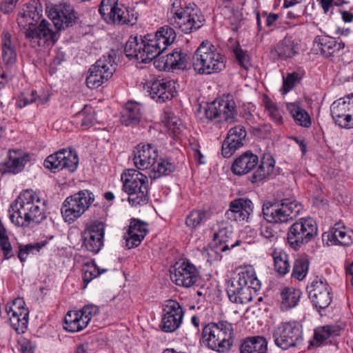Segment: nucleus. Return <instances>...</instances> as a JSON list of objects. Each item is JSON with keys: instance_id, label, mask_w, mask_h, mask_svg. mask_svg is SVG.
Returning <instances> with one entry per match:
<instances>
[{"instance_id": "1", "label": "nucleus", "mask_w": 353, "mask_h": 353, "mask_svg": "<svg viewBox=\"0 0 353 353\" xmlns=\"http://www.w3.org/2000/svg\"><path fill=\"white\" fill-rule=\"evenodd\" d=\"M176 32L169 26L160 28L154 34L130 37L124 48L125 56L139 63H149L159 57L176 39Z\"/></svg>"}, {"instance_id": "2", "label": "nucleus", "mask_w": 353, "mask_h": 353, "mask_svg": "<svg viewBox=\"0 0 353 353\" xmlns=\"http://www.w3.org/2000/svg\"><path fill=\"white\" fill-rule=\"evenodd\" d=\"M166 19L170 28L179 29L185 34L199 29L205 22L204 15L197 5L182 3L181 0H170Z\"/></svg>"}, {"instance_id": "3", "label": "nucleus", "mask_w": 353, "mask_h": 353, "mask_svg": "<svg viewBox=\"0 0 353 353\" xmlns=\"http://www.w3.org/2000/svg\"><path fill=\"white\" fill-rule=\"evenodd\" d=\"M248 266H239L236 268L238 272L236 277L232 278L227 285L226 292L230 301L234 303L244 304L252 301L251 289L256 292L261 289V281L256 273L250 266V270H245Z\"/></svg>"}, {"instance_id": "4", "label": "nucleus", "mask_w": 353, "mask_h": 353, "mask_svg": "<svg viewBox=\"0 0 353 353\" xmlns=\"http://www.w3.org/2000/svg\"><path fill=\"white\" fill-rule=\"evenodd\" d=\"M192 67L199 74L218 73L225 68L226 59L219 48L209 41H203L194 52Z\"/></svg>"}, {"instance_id": "5", "label": "nucleus", "mask_w": 353, "mask_h": 353, "mask_svg": "<svg viewBox=\"0 0 353 353\" xmlns=\"http://www.w3.org/2000/svg\"><path fill=\"white\" fill-rule=\"evenodd\" d=\"M34 201V193L33 191L26 190L21 192L14 203L10 205L13 212L10 214L12 222L18 226L26 227L30 221H39L37 219L39 216H41L40 219L43 220L44 214Z\"/></svg>"}, {"instance_id": "6", "label": "nucleus", "mask_w": 353, "mask_h": 353, "mask_svg": "<svg viewBox=\"0 0 353 353\" xmlns=\"http://www.w3.org/2000/svg\"><path fill=\"white\" fill-rule=\"evenodd\" d=\"M123 190L128 194V202L134 207L149 201L148 176L135 169H128L121 174Z\"/></svg>"}, {"instance_id": "7", "label": "nucleus", "mask_w": 353, "mask_h": 353, "mask_svg": "<svg viewBox=\"0 0 353 353\" xmlns=\"http://www.w3.org/2000/svg\"><path fill=\"white\" fill-rule=\"evenodd\" d=\"M202 337L210 349L225 352L230 348L234 338L232 325L225 321L208 323L203 328Z\"/></svg>"}, {"instance_id": "8", "label": "nucleus", "mask_w": 353, "mask_h": 353, "mask_svg": "<svg viewBox=\"0 0 353 353\" xmlns=\"http://www.w3.org/2000/svg\"><path fill=\"white\" fill-rule=\"evenodd\" d=\"M303 207L293 198H285L274 203L263 206V214L267 222L274 224L287 223L299 214Z\"/></svg>"}, {"instance_id": "9", "label": "nucleus", "mask_w": 353, "mask_h": 353, "mask_svg": "<svg viewBox=\"0 0 353 353\" xmlns=\"http://www.w3.org/2000/svg\"><path fill=\"white\" fill-rule=\"evenodd\" d=\"M94 200L93 192L87 189L79 190L68 196L61 208L65 222L74 223L89 209Z\"/></svg>"}, {"instance_id": "10", "label": "nucleus", "mask_w": 353, "mask_h": 353, "mask_svg": "<svg viewBox=\"0 0 353 353\" xmlns=\"http://www.w3.org/2000/svg\"><path fill=\"white\" fill-rule=\"evenodd\" d=\"M116 59V52L112 50L90 68L89 74L86 77V84L88 88H97L112 77L117 67Z\"/></svg>"}, {"instance_id": "11", "label": "nucleus", "mask_w": 353, "mask_h": 353, "mask_svg": "<svg viewBox=\"0 0 353 353\" xmlns=\"http://www.w3.org/2000/svg\"><path fill=\"white\" fill-rule=\"evenodd\" d=\"M317 225L311 217L301 218L288 229L287 243L294 250H299L317 235Z\"/></svg>"}, {"instance_id": "12", "label": "nucleus", "mask_w": 353, "mask_h": 353, "mask_svg": "<svg viewBox=\"0 0 353 353\" xmlns=\"http://www.w3.org/2000/svg\"><path fill=\"white\" fill-rule=\"evenodd\" d=\"M274 343L283 350L296 347L303 341L302 325L298 321L283 322L272 332Z\"/></svg>"}, {"instance_id": "13", "label": "nucleus", "mask_w": 353, "mask_h": 353, "mask_svg": "<svg viewBox=\"0 0 353 353\" xmlns=\"http://www.w3.org/2000/svg\"><path fill=\"white\" fill-rule=\"evenodd\" d=\"M308 299L317 312L327 308L332 301V288L323 276L316 277L306 287Z\"/></svg>"}, {"instance_id": "14", "label": "nucleus", "mask_w": 353, "mask_h": 353, "mask_svg": "<svg viewBox=\"0 0 353 353\" xmlns=\"http://www.w3.org/2000/svg\"><path fill=\"white\" fill-rule=\"evenodd\" d=\"M205 119L215 122L235 121L237 115L235 102L228 99H218L203 107Z\"/></svg>"}, {"instance_id": "15", "label": "nucleus", "mask_w": 353, "mask_h": 353, "mask_svg": "<svg viewBox=\"0 0 353 353\" xmlns=\"http://www.w3.org/2000/svg\"><path fill=\"white\" fill-rule=\"evenodd\" d=\"M46 168L54 173L63 169L74 172L79 165V157L75 150L62 149L49 155L46 159Z\"/></svg>"}, {"instance_id": "16", "label": "nucleus", "mask_w": 353, "mask_h": 353, "mask_svg": "<svg viewBox=\"0 0 353 353\" xmlns=\"http://www.w3.org/2000/svg\"><path fill=\"white\" fill-rule=\"evenodd\" d=\"M6 312L12 329L19 334L25 333L28 325L29 310L25 307L23 299L17 298L12 302L8 303Z\"/></svg>"}, {"instance_id": "17", "label": "nucleus", "mask_w": 353, "mask_h": 353, "mask_svg": "<svg viewBox=\"0 0 353 353\" xmlns=\"http://www.w3.org/2000/svg\"><path fill=\"white\" fill-rule=\"evenodd\" d=\"M184 313L183 308L178 301L172 299L165 301L163 307L161 330L164 332L176 331L183 322Z\"/></svg>"}, {"instance_id": "18", "label": "nucleus", "mask_w": 353, "mask_h": 353, "mask_svg": "<svg viewBox=\"0 0 353 353\" xmlns=\"http://www.w3.org/2000/svg\"><path fill=\"white\" fill-rule=\"evenodd\" d=\"M175 82L170 78H157L147 82L145 88L157 103L171 99L175 92Z\"/></svg>"}, {"instance_id": "19", "label": "nucleus", "mask_w": 353, "mask_h": 353, "mask_svg": "<svg viewBox=\"0 0 353 353\" xmlns=\"http://www.w3.org/2000/svg\"><path fill=\"white\" fill-rule=\"evenodd\" d=\"M254 212V204L248 198H238L232 200L229 204V209L225 216L231 221L244 223L249 221Z\"/></svg>"}, {"instance_id": "20", "label": "nucleus", "mask_w": 353, "mask_h": 353, "mask_svg": "<svg viewBox=\"0 0 353 353\" xmlns=\"http://www.w3.org/2000/svg\"><path fill=\"white\" fill-rule=\"evenodd\" d=\"M30 161L28 153L22 150H9L7 159L0 164V172L2 174H17L22 172L26 165Z\"/></svg>"}, {"instance_id": "21", "label": "nucleus", "mask_w": 353, "mask_h": 353, "mask_svg": "<svg viewBox=\"0 0 353 353\" xmlns=\"http://www.w3.org/2000/svg\"><path fill=\"white\" fill-rule=\"evenodd\" d=\"M102 18L108 23L125 24L130 22L127 11L118 5V0H102L99 8Z\"/></svg>"}, {"instance_id": "22", "label": "nucleus", "mask_w": 353, "mask_h": 353, "mask_svg": "<svg viewBox=\"0 0 353 353\" xmlns=\"http://www.w3.org/2000/svg\"><path fill=\"white\" fill-rule=\"evenodd\" d=\"M158 157V151L152 144L140 143L133 151L132 161L139 170H150Z\"/></svg>"}, {"instance_id": "23", "label": "nucleus", "mask_w": 353, "mask_h": 353, "mask_svg": "<svg viewBox=\"0 0 353 353\" xmlns=\"http://www.w3.org/2000/svg\"><path fill=\"white\" fill-rule=\"evenodd\" d=\"M48 16L57 30L72 26L77 18L73 7L68 4L55 5L50 8Z\"/></svg>"}, {"instance_id": "24", "label": "nucleus", "mask_w": 353, "mask_h": 353, "mask_svg": "<svg viewBox=\"0 0 353 353\" xmlns=\"http://www.w3.org/2000/svg\"><path fill=\"white\" fill-rule=\"evenodd\" d=\"M41 19H44L41 3L39 0H32L19 12L17 22L19 28H26L33 23H39Z\"/></svg>"}, {"instance_id": "25", "label": "nucleus", "mask_w": 353, "mask_h": 353, "mask_svg": "<svg viewBox=\"0 0 353 353\" xmlns=\"http://www.w3.org/2000/svg\"><path fill=\"white\" fill-rule=\"evenodd\" d=\"M247 132L243 126L239 125L232 128L222 144V155L225 158L230 157L237 149L242 147Z\"/></svg>"}, {"instance_id": "26", "label": "nucleus", "mask_w": 353, "mask_h": 353, "mask_svg": "<svg viewBox=\"0 0 353 353\" xmlns=\"http://www.w3.org/2000/svg\"><path fill=\"white\" fill-rule=\"evenodd\" d=\"M146 222L137 219H131L130 225L125 236V245L128 249L139 246L148 233Z\"/></svg>"}, {"instance_id": "27", "label": "nucleus", "mask_w": 353, "mask_h": 353, "mask_svg": "<svg viewBox=\"0 0 353 353\" xmlns=\"http://www.w3.org/2000/svg\"><path fill=\"white\" fill-rule=\"evenodd\" d=\"M170 270V278L176 285L189 288L192 286L198 280L199 272L196 266H171Z\"/></svg>"}, {"instance_id": "28", "label": "nucleus", "mask_w": 353, "mask_h": 353, "mask_svg": "<svg viewBox=\"0 0 353 353\" xmlns=\"http://www.w3.org/2000/svg\"><path fill=\"white\" fill-rule=\"evenodd\" d=\"M314 43L321 53L326 57L332 56L345 48V43L340 38L336 39L326 34L316 37Z\"/></svg>"}, {"instance_id": "29", "label": "nucleus", "mask_w": 353, "mask_h": 353, "mask_svg": "<svg viewBox=\"0 0 353 353\" xmlns=\"http://www.w3.org/2000/svg\"><path fill=\"white\" fill-rule=\"evenodd\" d=\"M258 163V156L247 151L234 161L231 166V170L235 175H244L254 169Z\"/></svg>"}, {"instance_id": "30", "label": "nucleus", "mask_w": 353, "mask_h": 353, "mask_svg": "<svg viewBox=\"0 0 353 353\" xmlns=\"http://www.w3.org/2000/svg\"><path fill=\"white\" fill-rule=\"evenodd\" d=\"M163 59V65L157 64V61H154L156 68H161L165 70H183L187 67V54L182 52L181 50L176 49L172 53H169Z\"/></svg>"}, {"instance_id": "31", "label": "nucleus", "mask_w": 353, "mask_h": 353, "mask_svg": "<svg viewBox=\"0 0 353 353\" xmlns=\"http://www.w3.org/2000/svg\"><path fill=\"white\" fill-rule=\"evenodd\" d=\"M302 296L300 288L293 286L282 287L279 292L281 309L287 311L294 308L299 305Z\"/></svg>"}, {"instance_id": "32", "label": "nucleus", "mask_w": 353, "mask_h": 353, "mask_svg": "<svg viewBox=\"0 0 353 353\" xmlns=\"http://www.w3.org/2000/svg\"><path fill=\"white\" fill-rule=\"evenodd\" d=\"M232 227L228 224H222L214 234L215 245L221 246L220 250L223 252L239 245L241 243V241L236 240L233 241L232 239Z\"/></svg>"}, {"instance_id": "33", "label": "nucleus", "mask_w": 353, "mask_h": 353, "mask_svg": "<svg viewBox=\"0 0 353 353\" xmlns=\"http://www.w3.org/2000/svg\"><path fill=\"white\" fill-rule=\"evenodd\" d=\"M352 236L353 232L341 223H336L327 234L332 244L343 246H349L352 243Z\"/></svg>"}, {"instance_id": "34", "label": "nucleus", "mask_w": 353, "mask_h": 353, "mask_svg": "<svg viewBox=\"0 0 353 353\" xmlns=\"http://www.w3.org/2000/svg\"><path fill=\"white\" fill-rule=\"evenodd\" d=\"M24 30L25 38L32 48H37L44 45V19L39 23H33L26 28H20Z\"/></svg>"}, {"instance_id": "35", "label": "nucleus", "mask_w": 353, "mask_h": 353, "mask_svg": "<svg viewBox=\"0 0 353 353\" xmlns=\"http://www.w3.org/2000/svg\"><path fill=\"white\" fill-rule=\"evenodd\" d=\"M1 59L7 68H10L17 61V50L12 42L11 34L8 31H3L1 41Z\"/></svg>"}, {"instance_id": "36", "label": "nucleus", "mask_w": 353, "mask_h": 353, "mask_svg": "<svg viewBox=\"0 0 353 353\" xmlns=\"http://www.w3.org/2000/svg\"><path fill=\"white\" fill-rule=\"evenodd\" d=\"M299 50V41L291 36L285 37L275 48L277 56L284 60L294 57Z\"/></svg>"}, {"instance_id": "37", "label": "nucleus", "mask_w": 353, "mask_h": 353, "mask_svg": "<svg viewBox=\"0 0 353 353\" xmlns=\"http://www.w3.org/2000/svg\"><path fill=\"white\" fill-rule=\"evenodd\" d=\"M267 350L268 341L261 336L247 337L240 345L241 353H266Z\"/></svg>"}, {"instance_id": "38", "label": "nucleus", "mask_w": 353, "mask_h": 353, "mask_svg": "<svg viewBox=\"0 0 353 353\" xmlns=\"http://www.w3.org/2000/svg\"><path fill=\"white\" fill-rule=\"evenodd\" d=\"M141 118V105L128 102L121 112V122L126 126H134L139 123Z\"/></svg>"}, {"instance_id": "39", "label": "nucleus", "mask_w": 353, "mask_h": 353, "mask_svg": "<svg viewBox=\"0 0 353 353\" xmlns=\"http://www.w3.org/2000/svg\"><path fill=\"white\" fill-rule=\"evenodd\" d=\"M340 332V329L334 325H327L316 328L312 339L309 341V348L321 346L329 338L339 336Z\"/></svg>"}, {"instance_id": "40", "label": "nucleus", "mask_w": 353, "mask_h": 353, "mask_svg": "<svg viewBox=\"0 0 353 353\" xmlns=\"http://www.w3.org/2000/svg\"><path fill=\"white\" fill-rule=\"evenodd\" d=\"M286 109L297 125L306 128L311 126L312 120L310 114L299 103H288Z\"/></svg>"}, {"instance_id": "41", "label": "nucleus", "mask_w": 353, "mask_h": 353, "mask_svg": "<svg viewBox=\"0 0 353 353\" xmlns=\"http://www.w3.org/2000/svg\"><path fill=\"white\" fill-rule=\"evenodd\" d=\"M85 323L79 310H70L64 318L63 328L70 332H78L85 328Z\"/></svg>"}, {"instance_id": "42", "label": "nucleus", "mask_w": 353, "mask_h": 353, "mask_svg": "<svg viewBox=\"0 0 353 353\" xmlns=\"http://www.w3.org/2000/svg\"><path fill=\"white\" fill-rule=\"evenodd\" d=\"M274 163V160L270 155L263 157L259 166L250 176V181L252 183L261 181L273 172Z\"/></svg>"}, {"instance_id": "43", "label": "nucleus", "mask_w": 353, "mask_h": 353, "mask_svg": "<svg viewBox=\"0 0 353 353\" xmlns=\"http://www.w3.org/2000/svg\"><path fill=\"white\" fill-rule=\"evenodd\" d=\"M163 122L169 133L176 137L182 134L185 129L181 120L170 110L164 111Z\"/></svg>"}, {"instance_id": "44", "label": "nucleus", "mask_w": 353, "mask_h": 353, "mask_svg": "<svg viewBox=\"0 0 353 353\" xmlns=\"http://www.w3.org/2000/svg\"><path fill=\"white\" fill-rule=\"evenodd\" d=\"M330 110L332 117L337 119L347 114L353 115V95L334 101L331 105Z\"/></svg>"}, {"instance_id": "45", "label": "nucleus", "mask_w": 353, "mask_h": 353, "mask_svg": "<svg viewBox=\"0 0 353 353\" xmlns=\"http://www.w3.org/2000/svg\"><path fill=\"white\" fill-rule=\"evenodd\" d=\"M44 247V241L28 243L19 245L18 257L21 263L28 258H34L41 255V250Z\"/></svg>"}, {"instance_id": "46", "label": "nucleus", "mask_w": 353, "mask_h": 353, "mask_svg": "<svg viewBox=\"0 0 353 353\" xmlns=\"http://www.w3.org/2000/svg\"><path fill=\"white\" fill-rule=\"evenodd\" d=\"M174 169L175 166L172 163L165 159L157 157L154 165L150 169L149 175L150 178L155 179L170 174Z\"/></svg>"}, {"instance_id": "47", "label": "nucleus", "mask_w": 353, "mask_h": 353, "mask_svg": "<svg viewBox=\"0 0 353 353\" xmlns=\"http://www.w3.org/2000/svg\"><path fill=\"white\" fill-rule=\"evenodd\" d=\"M210 216L209 211L203 209L194 210L186 216L185 225L191 229H195L205 222Z\"/></svg>"}, {"instance_id": "48", "label": "nucleus", "mask_w": 353, "mask_h": 353, "mask_svg": "<svg viewBox=\"0 0 353 353\" xmlns=\"http://www.w3.org/2000/svg\"><path fill=\"white\" fill-rule=\"evenodd\" d=\"M304 76V72H293L288 73L285 77H283V86L281 89L283 94L290 92L297 83H299Z\"/></svg>"}, {"instance_id": "49", "label": "nucleus", "mask_w": 353, "mask_h": 353, "mask_svg": "<svg viewBox=\"0 0 353 353\" xmlns=\"http://www.w3.org/2000/svg\"><path fill=\"white\" fill-rule=\"evenodd\" d=\"M37 100L41 101V99L37 90H26L19 94L16 104L19 108H23L29 104L35 103Z\"/></svg>"}, {"instance_id": "50", "label": "nucleus", "mask_w": 353, "mask_h": 353, "mask_svg": "<svg viewBox=\"0 0 353 353\" xmlns=\"http://www.w3.org/2000/svg\"><path fill=\"white\" fill-rule=\"evenodd\" d=\"M232 52L238 63L245 70L251 66L250 59L247 51L243 50L239 43L232 46Z\"/></svg>"}, {"instance_id": "51", "label": "nucleus", "mask_w": 353, "mask_h": 353, "mask_svg": "<svg viewBox=\"0 0 353 353\" xmlns=\"http://www.w3.org/2000/svg\"><path fill=\"white\" fill-rule=\"evenodd\" d=\"M107 271L106 269H99L98 266H83V288L94 278Z\"/></svg>"}, {"instance_id": "52", "label": "nucleus", "mask_w": 353, "mask_h": 353, "mask_svg": "<svg viewBox=\"0 0 353 353\" xmlns=\"http://www.w3.org/2000/svg\"><path fill=\"white\" fill-rule=\"evenodd\" d=\"M77 117H82L81 126L84 128H88L94 124L95 121L94 110L91 106L85 105L83 110L79 112Z\"/></svg>"}, {"instance_id": "53", "label": "nucleus", "mask_w": 353, "mask_h": 353, "mask_svg": "<svg viewBox=\"0 0 353 353\" xmlns=\"http://www.w3.org/2000/svg\"><path fill=\"white\" fill-rule=\"evenodd\" d=\"M83 245L87 250L93 253H97L103 245V239L88 235L84 233Z\"/></svg>"}, {"instance_id": "54", "label": "nucleus", "mask_w": 353, "mask_h": 353, "mask_svg": "<svg viewBox=\"0 0 353 353\" xmlns=\"http://www.w3.org/2000/svg\"><path fill=\"white\" fill-rule=\"evenodd\" d=\"M264 106L265 111L273 121L278 124L283 123V117L281 111L275 103L268 97H266L264 101Z\"/></svg>"}, {"instance_id": "55", "label": "nucleus", "mask_w": 353, "mask_h": 353, "mask_svg": "<svg viewBox=\"0 0 353 353\" xmlns=\"http://www.w3.org/2000/svg\"><path fill=\"white\" fill-rule=\"evenodd\" d=\"M85 234L97 236V238H104L105 223L101 221H94L87 226Z\"/></svg>"}, {"instance_id": "56", "label": "nucleus", "mask_w": 353, "mask_h": 353, "mask_svg": "<svg viewBox=\"0 0 353 353\" xmlns=\"http://www.w3.org/2000/svg\"><path fill=\"white\" fill-rule=\"evenodd\" d=\"M79 311L86 326H88L92 318L99 312V308L95 305L89 304L84 305L82 309Z\"/></svg>"}, {"instance_id": "57", "label": "nucleus", "mask_w": 353, "mask_h": 353, "mask_svg": "<svg viewBox=\"0 0 353 353\" xmlns=\"http://www.w3.org/2000/svg\"><path fill=\"white\" fill-rule=\"evenodd\" d=\"M272 223H266L261 226L260 234L264 238L270 241H275L278 238V232L276 230V226L272 225Z\"/></svg>"}, {"instance_id": "58", "label": "nucleus", "mask_w": 353, "mask_h": 353, "mask_svg": "<svg viewBox=\"0 0 353 353\" xmlns=\"http://www.w3.org/2000/svg\"><path fill=\"white\" fill-rule=\"evenodd\" d=\"M335 123L343 128H353V115L347 114L345 116H340L339 119L332 117Z\"/></svg>"}, {"instance_id": "59", "label": "nucleus", "mask_w": 353, "mask_h": 353, "mask_svg": "<svg viewBox=\"0 0 353 353\" xmlns=\"http://www.w3.org/2000/svg\"><path fill=\"white\" fill-rule=\"evenodd\" d=\"M274 265H289L288 255L281 250H274L272 254Z\"/></svg>"}, {"instance_id": "60", "label": "nucleus", "mask_w": 353, "mask_h": 353, "mask_svg": "<svg viewBox=\"0 0 353 353\" xmlns=\"http://www.w3.org/2000/svg\"><path fill=\"white\" fill-rule=\"evenodd\" d=\"M308 272V266H293L292 277L298 281H303Z\"/></svg>"}, {"instance_id": "61", "label": "nucleus", "mask_w": 353, "mask_h": 353, "mask_svg": "<svg viewBox=\"0 0 353 353\" xmlns=\"http://www.w3.org/2000/svg\"><path fill=\"white\" fill-rule=\"evenodd\" d=\"M17 3L16 0H2L0 3V11L8 14L13 12Z\"/></svg>"}, {"instance_id": "62", "label": "nucleus", "mask_w": 353, "mask_h": 353, "mask_svg": "<svg viewBox=\"0 0 353 353\" xmlns=\"http://www.w3.org/2000/svg\"><path fill=\"white\" fill-rule=\"evenodd\" d=\"M310 256L305 252L297 253L294 256V265H309Z\"/></svg>"}, {"instance_id": "63", "label": "nucleus", "mask_w": 353, "mask_h": 353, "mask_svg": "<svg viewBox=\"0 0 353 353\" xmlns=\"http://www.w3.org/2000/svg\"><path fill=\"white\" fill-rule=\"evenodd\" d=\"M262 17L265 19V25L268 27H271L274 25L275 22L279 19V15L274 13H268L266 11L262 12Z\"/></svg>"}, {"instance_id": "64", "label": "nucleus", "mask_w": 353, "mask_h": 353, "mask_svg": "<svg viewBox=\"0 0 353 353\" xmlns=\"http://www.w3.org/2000/svg\"><path fill=\"white\" fill-rule=\"evenodd\" d=\"M19 350L22 353H33L31 343L29 341H19Z\"/></svg>"}]
</instances>
